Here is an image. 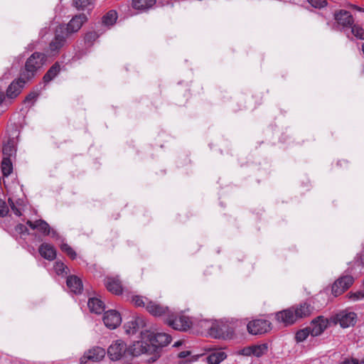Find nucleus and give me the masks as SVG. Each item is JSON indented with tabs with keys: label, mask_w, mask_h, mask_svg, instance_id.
Returning <instances> with one entry per match:
<instances>
[{
	"label": "nucleus",
	"mask_w": 364,
	"mask_h": 364,
	"mask_svg": "<svg viewBox=\"0 0 364 364\" xmlns=\"http://www.w3.org/2000/svg\"><path fill=\"white\" fill-rule=\"evenodd\" d=\"M9 203L14 213L17 216L21 215L23 210L22 204L18 201L15 203L11 198L9 199Z\"/></svg>",
	"instance_id": "35"
},
{
	"label": "nucleus",
	"mask_w": 364,
	"mask_h": 364,
	"mask_svg": "<svg viewBox=\"0 0 364 364\" xmlns=\"http://www.w3.org/2000/svg\"><path fill=\"white\" fill-rule=\"evenodd\" d=\"M127 353L126 343L122 340H117L113 342L107 349V354L112 360L122 359Z\"/></svg>",
	"instance_id": "5"
},
{
	"label": "nucleus",
	"mask_w": 364,
	"mask_h": 364,
	"mask_svg": "<svg viewBox=\"0 0 364 364\" xmlns=\"http://www.w3.org/2000/svg\"><path fill=\"white\" fill-rule=\"evenodd\" d=\"M87 305L90 311L97 314H101L105 310L104 303L97 298H90Z\"/></svg>",
	"instance_id": "25"
},
{
	"label": "nucleus",
	"mask_w": 364,
	"mask_h": 364,
	"mask_svg": "<svg viewBox=\"0 0 364 364\" xmlns=\"http://www.w3.org/2000/svg\"><path fill=\"white\" fill-rule=\"evenodd\" d=\"M354 282V279L350 275H344L339 277L332 285V294L335 296L342 294L350 288Z\"/></svg>",
	"instance_id": "6"
},
{
	"label": "nucleus",
	"mask_w": 364,
	"mask_h": 364,
	"mask_svg": "<svg viewBox=\"0 0 364 364\" xmlns=\"http://www.w3.org/2000/svg\"><path fill=\"white\" fill-rule=\"evenodd\" d=\"M97 38V33L95 32H90L85 35V41L87 43L94 41Z\"/></svg>",
	"instance_id": "43"
},
{
	"label": "nucleus",
	"mask_w": 364,
	"mask_h": 364,
	"mask_svg": "<svg viewBox=\"0 0 364 364\" xmlns=\"http://www.w3.org/2000/svg\"><path fill=\"white\" fill-rule=\"evenodd\" d=\"M182 344L181 341H177L173 344V346L177 347Z\"/></svg>",
	"instance_id": "52"
},
{
	"label": "nucleus",
	"mask_w": 364,
	"mask_h": 364,
	"mask_svg": "<svg viewBox=\"0 0 364 364\" xmlns=\"http://www.w3.org/2000/svg\"><path fill=\"white\" fill-rule=\"evenodd\" d=\"M145 326V321L142 317L136 316L132 318L131 321L127 322L124 328L127 334H134L141 328Z\"/></svg>",
	"instance_id": "15"
},
{
	"label": "nucleus",
	"mask_w": 364,
	"mask_h": 364,
	"mask_svg": "<svg viewBox=\"0 0 364 364\" xmlns=\"http://www.w3.org/2000/svg\"><path fill=\"white\" fill-rule=\"evenodd\" d=\"M26 83L24 79H18L16 81H14L11 83L6 90V95L9 98H14L17 97L21 92Z\"/></svg>",
	"instance_id": "20"
},
{
	"label": "nucleus",
	"mask_w": 364,
	"mask_h": 364,
	"mask_svg": "<svg viewBox=\"0 0 364 364\" xmlns=\"http://www.w3.org/2000/svg\"><path fill=\"white\" fill-rule=\"evenodd\" d=\"M54 270L58 275L67 274L69 272L68 267L62 262H56L55 263Z\"/></svg>",
	"instance_id": "33"
},
{
	"label": "nucleus",
	"mask_w": 364,
	"mask_h": 364,
	"mask_svg": "<svg viewBox=\"0 0 364 364\" xmlns=\"http://www.w3.org/2000/svg\"><path fill=\"white\" fill-rule=\"evenodd\" d=\"M275 317L279 322L285 326L291 325L297 321L292 307L277 312Z\"/></svg>",
	"instance_id": "13"
},
{
	"label": "nucleus",
	"mask_w": 364,
	"mask_h": 364,
	"mask_svg": "<svg viewBox=\"0 0 364 364\" xmlns=\"http://www.w3.org/2000/svg\"><path fill=\"white\" fill-rule=\"evenodd\" d=\"M26 225L33 230H37L43 235H49L50 233V227L49 224L42 219L36 220L35 221L27 220Z\"/></svg>",
	"instance_id": "18"
},
{
	"label": "nucleus",
	"mask_w": 364,
	"mask_h": 364,
	"mask_svg": "<svg viewBox=\"0 0 364 364\" xmlns=\"http://www.w3.org/2000/svg\"><path fill=\"white\" fill-rule=\"evenodd\" d=\"M46 58V54L35 52L27 59L25 71L23 74L26 80H28L36 75L37 71L45 64Z\"/></svg>",
	"instance_id": "1"
},
{
	"label": "nucleus",
	"mask_w": 364,
	"mask_h": 364,
	"mask_svg": "<svg viewBox=\"0 0 364 364\" xmlns=\"http://www.w3.org/2000/svg\"><path fill=\"white\" fill-rule=\"evenodd\" d=\"M134 342L127 348V353L132 356H139L143 353H147L152 350L149 341L143 339Z\"/></svg>",
	"instance_id": "9"
},
{
	"label": "nucleus",
	"mask_w": 364,
	"mask_h": 364,
	"mask_svg": "<svg viewBox=\"0 0 364 364\" xmlns=\"http://www.w3.org/2000/svg\"><path fill=\"white\" fill-rule=\"evenodd\" d=\"M38 94L36 92H30L25 98L23 102L28 106H32L38 98Z\"/></svg>",
	"instance_id": "40"
},
{
	"label": "nucleus",
	"mask_w": 364,
	"mask_h": 364,
	"mask_svg": "<svg viewBox=\"0 0 364 364\" xmlns=\"http://www.w3.org/2000/svg\"><path fill=\"white\" fill-rule=\"evenodd\" d=\"M362 50H363V53L364 54V43L362 44Z\"/></svg>",
	"instance_id": "53"
},
{
	"label": "nucleus",
	"mask_w": 364,
	"mask_h": 364,
	"mask_svg": "<svg viewBox=\"0 0 364 364\" xmlns=\"http://www.w3.org/2000/svg\"><path fill=\"white\" fill-rule=\"evenodd\" d=\"M156 2V0H133L132 6L134 9L146 11L151 8Z\"/></svg>",
	"instance_id": "27"
},
{
	"label": "nucleus",
	"mask_w": 364,
	"mask_h": 364,
	"mask_svg": "<svg viewBox=\"0 0 364 364\" xmlns=\"http://www.w3.org/2000/svg\"><path fill=\"white\" fill-rule=\"evenodd\" d=\"M67 286L69 289L75 294H80L82 291V282L76 276H70L67 279Z\"/></svg>",
	"instance_id": "24"
},
{
	"label": "nucleus",
	"mask_w": 364,
	"mask_h": 364,
	"mask_svg": "<svg viewBox=\"0 0 364 364\" xmlns=\"http://www.w3.org/2000/svg\"><path fill=\"white\" fill-rule=\"evenodd\" d=\"M60 250L67 254L72 259H74L77 257L75 251L67 243H63L60 245Z\"/></svg>",
	"instance_id": "36"
},
{
	"label": "nucleus",
	"mask_w": 364,
	"mask_h": 364,
	"mask_svg": "<svg viewBox=\"0 0 364 364\" xmlns=\"http://www.w3.org/2000/svg\"><path fill=\"white\" fill-rule=\"evenodd\" d=\"M147 311L154 316H166V317L171 312L168 307L152 301L147 304Z\"/></svg>",
	"instance_id": "17"
},
{
	"label": "nucleus",
	"mask_w": 364,
	"mask_h": 364,
	"mask_svg": "<svg viewBox=\"0 0 364 364\" xmlns=\"http://www.w3.org/2000/svg\"><path fill=\"white\" fill-rule=\"evenodd\" d=\"M342 364H358V361L355 359L345 360Z\"/></svg>",
	"instance_id": "46"
},
{
	"label": "nucleus",
	"mask_w": 364,
	"mask_h": 364,
	"mask_svg": "<svg viewBox=\"0 0 364 364\" xmlns=\"http://www.w3.org/2000/svg\"><path fill=\"white\" fill-rule=\"evenodd\" d=\"M132 302L136 306L145 307L147 310V304L150 302V300L146 297L134 296L132 297Z\"/></svg>",
	"instance_id": "32"
},
{
	"label": "nucleus",
	"mask_w": 364,
	"mask_h": 364,
	"mask_svg": "<svg viewBox=\"0 0 364 364\" xmlns=\"http://www.w3.org/2000/svg\"><path fill=\"white\" fill-rule=\"evenodd\" d=\"M291 307L294 309V312L297 320L309 316L313 309L311 305L306 302L301 303Z\"/></svg>",
	"instance_id": "19"
},
{
	"label": "nucleus",
	"mask_w": 364,
	"mask_h": 364,
	"mask_svg": "<svg viewBox=\"0 0 364 364\" xmlns=\"http://www.w3.org/2000/svg\"><path fill=\"white\" fill-rule=\"evenodd\" d=\"M68 37L64 34V26H60L55 31L54 38L49 43L47 53L50 56L58 55L60 49L65 46Z\"/></svg>",
	"instance_id": "4"
},
{
	"label": "nucleus",
	"mask_w": 364,
	"mask_h": 364,
	"mask_svg": "<svg viewBox=\"0 0 364 364\" xmlns=\"http://www.w3.org/2000/svg\"><path fill=\"white\" fill-rule=\"evenodd\" d=\"M86 21L87 17L85 14L75 16L66 26H63L64 34L68 38L70 35L77 32Z\"/></svg>",
	"instance_id": "10"
},
{
	"label": "nucleus",
	"mask_w": 364,
	"mask_h": 364,
	"mask_svg": "<svg viewBox=\"0 0 364 364\" xmlns=\"http://www.w3.org/2000/svg\"><path fill=\"white\" fill-rule=\"evenodd\" d=\"M9 213V207L6 202L0 199V217L6 216Z\"/></svg>",
	"instance_id": "42"
},
{
	"label": "nucleus",
	"mask_w": 364,
	"mask_h": 364,
	"mask_svg": "<svg viewBox=\"0 0 364 364\" xmlns=\"http://www.w3.org/2000/svg\"><path fill=\"white\" fill-rule=\"evenodd\" d=\"M159 355H154L152 357H151L149 360H148V362L149 363H154L155 362L158 358H159Z\"/></svg>",
	"instance_id": "48"
},
{
	"label": "nucleus",
	"mask_w": 364,
	"mask_h": 364,
	"mask_svg": "<svg viewBox=\"0 0 364 364\" xmlns=\"http://www.w3.org/2000/svg\"><path fill=\"white\" fill-rule=\"evenodd\" d=\"M354 8L355 9H357L358 11H359L364 12V8H361V7H359V6H354Z\"/></svg>",
	"instance_id": "50"
},
{
	"label": "nucleus",
	"mask_w": 364,
	"mask_h": 364,
	"mask_svg": "<svg viewBox=\"0 0 364 364\" xmlns=\"http://www.w3.org/2000/svg\"><path fill=\"white\" fill-rule=\"evenodd\" d=\"M268 350V346L267 343H262L260 345H256L250 346L247 348L243 350L244 354L247 355H255L257 358L264 355Z\"/></svg>",
	"instance_id": "21"
},
{
	"label": "nucleus",
	"mask_w": 364,
	"mask_h": 364,
	"mask_svg": "<svg viewBox=\"0 0 364 364\" xmlns=\"http://www.w3.org/2000/svg\"><path fill=\"white\" fill-rule=\"evenodd\" d=\"M106 354V351L103 348L95 346L85 351L80 359L81 364H85L88 361L98 362L102 360Z\"/></svg>",
	"instance_id": "8"
},
{
	"label": "nucleus",
	"mask_w": 364,
	"mask_h": 364,
	"mask_svg": "<svg viewBox=\"0 0 364 364\" xmlns=\"http://www.w3.org/2000/svg\"><path fill=\"white\" fill-rule=\"evenodd\" d=\"M311 331L307 328L304 329H301L298 331L296 333L295 338L297 342H302L306 339L309 334H311Z\"/></svg>",
	"instance_id": "37"
},
{
	"label": "nucleus",
	"mask_w": 364,
	"mask_h": 364,
	"mask_svg": "<svg viewBox=\"0 0 364 364\" xmlns=\"http://www.w3.org/2000/svg\"><path fill=\"white\" fill-rule=\"evenodd\" d=\"M107 290L112 294L119 295L122 293V286L120 281L114 277H108L105 282Z\"/></svg>",
	"instance_id": "23"
},
{
	"label": "nucleus",
	"mask_w": 364,
	"mask_h": 364,
	"mask_svg": "<svg viewBox=\"0 0 364 364\" xmlns=\"http://www.w3.org/2000/svg\"><path fill=\"white\" fill-rule=\"evenodd\" d=\"M4 99V95L3 92H0V104L3 102Z\"/></svg>",
	"instance_id": "51"
},
{
	"label": "nucleus",
	"mask_w": 364,
	"mask_h": 364,
	"mask_svg": "<svg viewBox=\"0 0 364 364\" xmlns=\"http://www.w3.org/2000/svg\"><path fill=\"white\" fill-rule=\"evenodd\" d=\"M348 298L353 301H356L364 299V291H357L355 292L350 291L347 294Z\"/></svg>",
	"instance_id": "38"
},
{
	"label": "nucleus",
	"mask_w": 364,
	"mask_h": 364,
	"mask_svg": "<svg viewBox=\"0 0 364 364\" xmlns=\"http://www.w3.org/2000/svg\"><path fill=\"white\" fill-rule=\"evenodd\" d=\"M50 235L53 238H58L59 237L58 233L55 230H52L51 228H50Z\"/></svg>",
	"instance_id": "47"
},
{
	"label": "nucleus",
	"mask_w": 364,
	"mask_h": 364,
	"mask_svg": "<svg viewBox=\"0 0 364 364\" xmlns=\"http://www.w3.org/2000/svg\"><path fill=\"white\" fill-rule=\"evenodd\" d=\"M103 322L107 328L114 329L119 326L122 322L121 315L115 310L107 311L103 316Z\"/></svg>",
	"instance_id": "12"
},
{
	"label": "nucleus",
	"mask_w": 364,
	"mask_h": 364,
	"mask_svg": "<svg viewBox=\"0 0 364 364\" xmlns=\"http://www.w3.org/2000/svg\"><path fill=\"white\" fill-rule=\"evenodd\" d=\"M334 19L338 26L343 29L350 28L354 23V19L350 12L346 10H339L334 13Z\"/></svg>",
	"instance_id": "11"
},
{
	"label": "nucleus",
	"mask_w": 364,
	"mask_h": 364,
	"mask_svg": "<svg viewBox=\"0 0 364 364\" xmlns=\"http://www.w3.org/2000/svg\"><path fill=\"white\" fill-rule=\"evenodd\" d=\"M350 28H351V33L355 37L364 40V29L360 26L353 23Z\"/></svg>",
	"instance_id": "34"
},
{
	"label": "nucleus",
	"mask_w": 364,
	"mask_h": 364,
	"mask_svg": "<svg viewBox=\"0 0 364 364\" xmlns=\"http://www.w3.org/2000/svg\"><path fill=\"white\" fill-rule=\"evenodd\" d=\"M60 71V65L58 62H55L46 72L43 76L45 82H49L54 79Z\"/></svg>",
	"instance_id": "28"
},
{
	"label": "nucleus",
	"mask_w": 364,
	"mask_h": 364,
	"mask_svg": "<svg viewBox=\"0 0 364 364\" xmlns=\"http://www.w3.org/2000/svg\"><path fill=\"white\" fill-rule=\"evenodd\" d=\"M190 355V351H181L178 353V357L181 358H186L188 355Z\"/></svg>",
	"instance_id": "45"
},
{
	"label": "nucleus",
	"mask_w": 364,
	"mask_h": 364,
	"mask_svg": "<svg viewBox=\"0 0 364 364\" xmlns=\"http://www.w3.org/2000/svg\"><path fill=\"white\" fill-rule=\"evenodd\" d=\"M15 142L13 139H9L2 148L3 158L11 159L16 155Z\"/></svg>",
	"instance_id": "26"
},
{
	"label": "nucleus",
	"mask_w": 364,
	"mask_h": 364,
	"mask_svg": "<svg viewBox=\"0 0 364 364\" xmlns=\"http://www.w3.org/2000/svg\"><path fill=\"white\" fill-rule=\"evenodd\" d=\"M227 357V355L223 351H218L211 353L208 358V362L210 364H218L223 360H224Z\"/></svg>",
	"instance_id": "29"
},
{
	"label": "nucleus",
	"mask_w": 364,
	"mask_h": 364,
	"mask_svg": "<svg viewBox=\"0 0 364 364\" xmlns=\"http://www.w3.org/2000/svg\"><path fill=\"white\" fill-rule=\"evenodd\" d=\"M309 3L314 8L321 9L326 6V0H308Z\"/></svg>",
	"instance_id": "41"
},
{
	"label": "nucleus",
	"mask_w": 364,
	"mask_h": 364,
	"mask_svg": "<svg viewBox=\"0 0 364 364\" xmlns=\"http://www.w3.org/2000/svg\"><path fill=\"white\" fill-rule=\"evenodd\" d=\"M336 321L343 328L354 325L357 316L354 312L341 311L336 315Z\"/></svg>",
	"instance_id": "14"
},
{
	"label": "nucleus",
	"mask_w": 364,
	"mask_h": 364,
	"mask_svg": "<svg viewBox=\"0 0 364 364\" xmlns=\"http://www.w3.org/2000/svg\"><path fill=\"white\" fill-rule=\"evenodd\" d=\"M166 323L172 328L181 331H186L192 325L191 318L182 312L173 313L171 311L168 314V317L166 318Z\"/></svg>",
	"instance_id": "2"
},
{
	"label": "nucleus",
	"mask_w": 364,
	"mask_h": 364,
	"mask_svg": "<svg viewBox=\"0 0 364 364\" xmlns=\"http://www.w3.org/2000/svg\"><path fill=\"white\" fill-rule=\"evenodd\" d=\"M91 3V0H73V6L78 10H84Z\"/></svg>",
	"instance_id": "39"
},
{
	"label": "nucleus",
	"mask_w": 364,
	"mask_h": 364,
	"mask_svg": "<svg viewBox=\"0 0 364 364\" xmlns=\"http://www.w3.org/2000/svg\"><path fill=\"white\" fill-rule=\"evenodd\" d=\"M141 336L143 339L149 341L152 350L156 348H161L168 345L171 341L170 335L166 333H154L149 331H141Z\"/></svg>",
	"instance_id": "3"
},
{
	"label": "nucleus",
	"mask_w": 364,
	"mask_h": 364,
	"mask_svg": "<svg viewBox=\"0 0 364 364\" xmlns=\"http://www.w3.org/2000/svg\"><path fill=\"white\" fill-rule=\"evenodd\" d=\"M360 260L363 265H364V251L361 253L360 256Z\"/></svg>",
	"instance_id": "49"
},
{
	"label": "nucleus",
	"mask_w": 364,
	"mask_h": 364,
	"mask_svg": "<svg viewBox=\"0 0 364 364\" xmlns=\"http://www.w3.org/2000/svg\"><path fill=\"white\" fill-rule=\"evenodd\" d=\"M247 331L252 335L263 334L271 329V323L265 319H255L247 325Z\"/></svg>",
	"instance_id": "7"
},
{
	"label": "nucleus",
	"mask_w": 364,
	"mask_h": 364,
	"mask_svg": "<svg viewBox=\"0 0 364 364\" xmlns=\"http://www.w3.org/2000/svg\"><path fill=\"white\" fill-rule=\"evenodd\" d=\"M327 321L322 316H318L314 319L308 328L311 331L312 336H318L321 335L327 327Z\"/></svg>",
	"instance_id": "16"
},
{
	"label": "nucleus",
	"mask_w": 364,
	"mask_h": 364,
	"mask_svg": "<svg viewBox=\"0 0 364 364\" xmlns=\"http://www.w3.org/2000/svg\"><path fill=\"white\" fill-rule=\"evenodd\" d=\"M39 253L45 259L53 261L56 257V251L54 247L48 243H43L39 247Z\"/></svg>",
	"instance_id": "22"
},
{
	"label": "nucleus",
	"mask_w": 364,
	"mask_h": 364,
	"mask_svg": "<svg viewBox=\"0 0 364 364\" xmlns=\"http://www.w3.org/2000/svg\"><path fill=\"white\" fill-rule=\"evenodd\" d=\"M1 167L4 176H8L10 175L13 171L11 159L3 158Z\"/></svg>",
	"instance_id": "30"
},
{
	"label": "nucleus",
	"mask_w": 364,
	"mask_h": 364,
	"mask_svg": "<svg viewBox=\"0 0 364 364\" xmlns=\"http://www.w3.org/2000/svg\"><path fill=\"white\" fill-rule=\"evenodd\" d=\"M16 230L18 231L20 233H24V232H27V228L26 226H24L22 224H18L17 226H16Z\"/></svg>",
	"instance_id": "44"
},
{
	"label": "nucleus",
	"mask_w": 364,
	"mask_h": 364,
	"mask_svg": "<svg viewBox=\"0 0 364 364\" xmlns=\"http://www.w3.org/2000/svg\"><path fill=\"white\" fill-rule=\"evenodd\" d=\"M117 19V14L115 11L111 10L102 17V23L105 26H112Z\"/></svg>",
	"instance_id": "31"
}]
</instances>
